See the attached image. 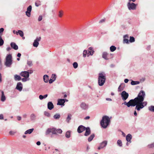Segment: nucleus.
<instances>
[{
	"label": "nucleus",
	"mask_w": 154,
	"mask_h": 154,
	"mask_svg": "<svg viewBox=\"0 0 154 154\" xmlns=\"http://www.w3.org/2000/svg\"><path fill=\"white\" fill-rule=\"evenodd\" d=\"M129 80L128 79H125L124 80V82L125 83H127L128 82Z\"/></svg>",
	"instance_id": "obj_58"
},
{
	"label": "nucleus",
	"mask_w": 154,
	"mask_h": 154,
	"mask_svg": "<svg viewBox=\"0 0 154 154\" xmlns=\"http://www.w3.org/2000/svg\"><path fill=\"white\" fill-rule=\"evenodd\" d=\"M3 119V116L2 114L0 115V119Z\"/></svg>",
	"instance_id": "obj_57"
},
{
	"label": "nucleus",
	"mask_w": 154,
	"mask_h": 154,
	"mask_svg": "<svg viewBox=\"0 0 154 154\" xmlns=\"http://www.w3.org/2000/svg\"><path fill=\"white\" fill-rule=\"evenodd\" d=\"M65 102V100L64 99H59L58 101L57 104L60 105H63Z\"/></svg>",
	"instance_id": "obj_18"
},
{
	"label": "nucleus",
	"mask_w": 154,
	"mask_h": 154,
	"mask_svg": "<svg viewBox=\"0 0 154 154\" xmlns=\"http://www.w3.org/2000/svg\"><path fill=\"white\" fill-rule=\"evenodd\" d=\"M44 114L45 116L48 117H50V114L48 112L45 111L44 112Z\"/></svg>",
	"instance_id": "obj_42"
},
{
	"label": "nucleus",
	"mask_w": 154,
	"mask_h": 154,
	"mask_svg": "<svg viewBox=\"0 0 154 154\" xmlns=\"http://www.w3.org/2000/svg\"><path fill=\"white\" fill-rule=\"evenodd\" d=\"M81 108L84 110H87L88 109V105L84 102H82L80 104Z\"/></svg>",
	"instance_id": "obj_9"
},
{
	"label": "nucleus",
	"mask_w": 154,
	"mask_h": 154,
	"mask_svg": "<svg viewBox=\"0 0 154 154\" xmlns=\"http://www.w3.org/2000/svg\"><path fill=\"white\" fill-rule=\"evenodd\" d=\"M4 29L3 28H2L0 29V35H2V33L3 32Z\"/></svg>",
	"instance_id": "obj_49"
},
{
	"label": "nucleus",
	"mask_w": 154,
	"mask_h": 154,
	"mask_svg": "<svg viewBox=\"0 0 154 154\" xmlns=\"http://www.w3.org/2000/svg\"><path fill=\"white\" fill-rule=\"evenodd\" d=\"M117 143L118 145L120 146H122V142L121 140H118L117 141Z\"/></svg>",
	"instance_id": "obj_39"
},
{
	"label": "nucleus",
	"mask_w": 154,
	"mask_h": 154,
	"mask_svg": "<svg viewBox=\"0 0 154 154\" xmlns=\"http://www.w3.org/2000/svg\"><path fill=\"white\" fill-rule=\"evenodd\" d=\"M16 34L17 35L19 34L21 37H23L24 35L23 32L20 30H18V32H16Z\"/></svg>",
	"instance_id": "obj_25"
},
{
	"label": "nucleus",
	"mask_w": 154,
	"mask_h": 154,
	"mask_svg": "<svg viewBox=\"0 0 154 154\" xmlns=\"http://www.w3.org/2000/svg\"><path fill=\"white\" fill-rule=\"evenodd\" d=\"M134 115L135 116H137V113L136 112V111L135 110L134 112Z\"/></svg>",
	"instance_id": "obj_64"
},
{
	"label": "nucleus",
	"mask_w": 154,
	"mask_h": 154,
	"mask_svg": "<svg viewBox=\"0 0 154 154\" xmlns=\"http://www.w3.org/2000/svg\"><path fill=\"white\" fill-rule=\"evenodd\" d=\"M148 109L150 111L154 112V106H149Z\"/></svg>",
	"instance_id": "obj_32"
},
{
	"label": "nucleus",
	"mask_w": 154,
	"mask_h": 154,
	"mask_svg": "<svg viewBox=\"0 0 154 154\" xmlns=\"http://www.w3.org/2000/svg\"><path fill=\"white\" fill-rule=\"evenodd\" d=\"M27 64L30 66L32 65V62L31 61H28L27 62Z\"/></svg>",
	"instance_id": "obj_48"
},
{
	"label": "nucleus",
	"mask_w": 154,
	"mask_h": 154,
	"mask_svg": "<svg viewBox=\"0 0 154 154\" xmlns=\"http://www.w3.org/2000/svg\"><path fill=\"white\" fill-rule=\"evenodd\" d=\"M33 130H34L33 128L29 129L26 131L25 132L24 134H30L32 132V131H33Z\"/></svg>",
	"instance_id": "obj_28"
},
{
	"label": "nucleus",
	"mask_w": 154,
	"mask_h": 154,
	"mask_svg": "<svg viewBox=\"0 0 154 154\" xmlns=\"http://www.w3.org/2000/svg\"><path fill=\"white\" fill-rule=\"evenodd\" d=\"M71 115L69 114L68 115V116L66 118V121L69 123L70 120L71 119Z\"/></svg>",
	"instance_id": "obj_35"
},
{
	"label": "nucleus",
	"mask_w": 154,
	"mask_h": 154,
	"mask_svg": "<svg viewBox=\"0 0 154 154\" xmlns=\"http://www.w3.org/2000/svg\"><path fill=\"white\" fill-rule=\"evenodd\" d=\"M90 117L89 116H87L85 118V120L88 119H90Z\"/></svg>",
	"instance_id": "obj_60"
},
{
	"label": "nucleus",
	"mask_w": 154,
	"mask_h": 154,
	"mask_svg": "<svg viewBox=\"0 0 154 154\" xmlns=\"http://www.w3.org/2000/svg\"><path fill=\"white\" fill-rule=\"evenodd\" d=\"M2 96L1 99V100L2 102L5 101L6 100V97L5 96L4 92L3 91H2Z\"/></svg>",
	"instance_id": "obj_23"
},
{
	"label": "nucleus",
	"mask_w": 154,
	"mask_h": 154,
	"mask_svg": "<svg viewBox=\"0 0 154 154\" xmlns=\"http://www.w3.org/2000/svg\"><path fill=\"white\" fill-rule=\"evenodd\" d=\"M110 119L108 116H104L100 122L101 126L104 128H106L110 123Z\"/></svg>",
	"instance_id": "obj_2"
},
{
	"label": "nucleus",
	"mask_w": 154,
	"mask_h": 154,
	"mask_svg": "<svg viewBox=\"0 0 154 154\" xmlns=\"http://www.w3.org/2000/svg\"><path fill=\"white\" fill-rule=\"evenodd\" d=\"M88 51L90 53V54H91V56L93 55L94 52V51L92 47H90L88 48Z\"/></svg>",
	"instance_id": "obj_22"
},
{
	"label": "nucleus",
	"mask_w": 154,
	"mask_h": 154,
	"mask_svg": "<svg viewBox=\"0 0 154 154\" xmlns=\"http://www.w3.org/2000/svg\"><path fill=\"white\" fill-rule=\"evenodd\" d=\"M57 77V76L55 74H53L51 76V79L55 81Z\"/></svg>",
	"instance_id": "obj_40"
},
{
	"label": "nucleus",
	"mask_w": 154,
	"mask_h": 154,
	"mask_svg": "<svg viewBox=\"0 0 154 154\" xmlns=\"http://www.w3.org/2000/svg\"><path fill=\"white\" fill-rule=\"evenodd\" d=\"M21 56V54L20 53H18L17 54V56L19 57H20Z\"/></svg>",
	"instance_id": "obj_62"
},
{
	"label": "nucleus",
	"mask_w": 154,
	"mask_h": 154,
	"mask_svg": "<svg viewBox=\"0 0 154 154\" xmlns=\"http://www.w3.org/2000/svg\"><path fill=\"white\" fill-rule=\"evenodd\" d=\"M20 75L24 78H29V73L27 71L22 72Z\"/></svg>",
	"instance_id": "obj_12"
},
{
	"label": "nucleus",
	"mask_w": 154,
	"mask_h": 154,
	"mask_svg": "<svg viewBox=\"0 0 154 154\" xmlns=\"http://www.w3.org/2000/svg\"><path fill=\"white\" fill-rule=\"evenodd\" d=\"M140 83V82L139 81H132L131 82V84L132 85H136Z\"/></svg>",
	"instance_id": "obj_30"
},
{
	"label": "nucleus",
	"mask_w": 154,
	"mask_h": 154,
	"mask_svg": "<svg viewBox=\"0 0 154 154\" xmlns=\"http://www.w3.org/2000/svg\"><path fill=\"white\" fill-rule=\"evenodd\" d=\"M16 89L18 90L19 91H21L23 89L22 84L21 82H18L16 87Z\"/></svg>",
	"instance_id": "obj_14"
},
{
	"label": "nucleus",
	"mask_w": 154,
	"mask_h": 154,
	"mask_svg": "<svg viewBox=\"0 0 154 154\" xmlns=\"http://www.w3.org/2000/svg\"><path fill=\"white\" fill-rule=\"evenodd\" d=\"M10 45L11 47L15 50H17L18 48V46L14 42H12L11 43Z\"/></svg>",
	"instance_id": "obj_17"
},
{
	"label": "nucleus",
	"mask_w": 154,
	"mask_h": 154,
	"mask_svg": "<svg viewBox=\"0 0 154 154\" xmlns=\"http://www.w3.org/2000/svg\"><path fill=\"white\" fill-rule=\"evenodd\" d=\"M73 66L74 68H76L78 66V64L77 62H75L73 64Z\"/></svg>",
	"instance_id": "obj_43"
},
{
	"label": "nucleus",
	"mask_w": 154,
	"mask_h": 154,
	"mask_svg": "<svg viewBox=\"0 0 154 154\" xmlns=\"http://www.w3.org/2000/svg\"><path fill=\"white\" fill-rule=\"evenodd\" d=\"M148 146L150 148L154 147V143L148 145Z\"/></svg>",
	"instance_id": "obj_44"
},
{
	"label": "nucleus",
	"mask_w": 154,
	"mask_h": 154,
	"mask_svg": "<svg viewBox=\"0 0 154 154\" xmlns=\"http://www.w3.org/2000/svg\"><path fill=\"white\" fill-rule=\"evenodd\" d=\"M54 81L53 80V79H50L49 80V83L50 84H51Z\"/></svg>",
	"instance_id": "obj_52"
},
{
	"label": "nucleus",
	"mask_w": 154,
	"mask_h": 154,
	"mask_svg": "<svg viewBox=\"0 0 154 154\" xmlns=\"http://www.w3.org/2000/svg\"><path fill=\"white\" fill-rule=\"evenodd\" d=\"M16 133V132H14V131H10L9 132V134H10V135H14L15 133Z\"/></svg>",
	"instance_id": "obj_50"
},
{
	"label": "nucleus",
	"mask_w": 154,
	"mask_h": 154,
	"mask_svg": "<svg viewBox=\"0 0 154 154\" xmlns=\"http://www.w3.org/2000/svg\"><path fill=\"white\" fill-rule=\"evenodd\" d=\"M106 77L105 74L103 72L100 73L99 74L98 78V83L99 85H103L106 81Z\"/></svg>",
	"instance_id": "obj_4"
},
{
	"label": "nucleus",
	"mask_w": 154,
	"mask_h": 154,
	"mask_svg": "<svg viewBox=\"0 0 154 154\" xmlns=\"http://www.w3.org/2000/svg\"><path fill=\"white\" fill-rule=\"evenodd\" d=\"M12 64V56L11 54H7L5 59V65L7 67H10Z\"/></svg>",
	"instance_id": "obj_3"
},
{
	"label": "nucleus",
	"mask_w": 154,
	"mask_h": 154,
	"mask_svg": "<svg viewBox=\"0 0 154 154\" xmlns=\"http://www.w3.org/2000/svg\"><path fill=\"white\" fill-rule=\"evenodd\" d=\"M127 6L129 10H134L136 9V5L133 2H129L127 4Z\"/></svg>",
	"instance_id": "obj_6"
},
{
	"label": "nucleus",
	"mask_w": 154,
	"mask_h": 154,
	"mask_svg": "<svg viewBox=\"0 0 154 154\" xmlns=\"http://www.w3.org/2000/svg\"><path fill=\"white\" fill-rule=\"evenodd\" d=\"M108 54L106 52H104L103 53L102 57L106 60H109V58L108 57Z\"/></svg>",
	"instance_id": "obj_21"
},
{
	"label": "nucleus",
	"mask_w": 154,
	"mask_h": 154,
	"mask_svg": "<svg viewBox=\"0 0 154 154\" xmlns=\"http://www.w3.org/2000/svg\"><path fill=\"white\" fill-rule=\"evenodd\" d=\"M129 41L130 42H134L135 41L134 38L133 37L130 36Z\"/></svg>",
	"instance_id": "obj_41"
},
{
	"label": "nucleus",
	"mask_w": 154,
	"mask_h": 154,
	"mask_svg": "<svg viewBox=\"0 0 154 154\" xmlns=\"http://www.w3.org/2000/svg\"><path fill=\"white\" fill-rule=\"evenodd\" d=\"M88 51L87 50H85L84 51L83 53V57H85L87 56V54Z\"/></svg>",
	"instance_id": "obj_36"
},
{
	"label": "nucleus",
	"mask_w": 154,
	"mask_h": 154,
	"mask_svg": "<svg viewBox=\"0 0 154 154\" xmlns=\"http://www.w3.org/2000/svg\"><path fill=\"white\" fill-rule=\"evenodd\" d=\"M94 136L95 135L94 134H92L88 138V141L91 142L93 139Z\"/></svg>",
	"instance_id": "obj_27"
},
{
	"label": "nucleus",
	"mask_w": 154,
	"mask_h": 154,
	"mask_svg": "<svg viewBox=\"0 0 154 154\" xmlns=\"http://www.w3.org/2000/svg\"><path fill=\"white\" fill-rule=\"evenodd\" d=\"M42 16H39L38 18V21H40L42 20Z\"/></svg>",
	"instance_id": "obj_51"
},
{
	"label": "nucleus",
	"mask_w": 154,
	"mask_h": 154,
	"mask_svg": "<svg viewBox=\"0 0 154 154\" xmlns=\"http://www.w3.org/2000/svg\"><path fill=\"white\" fill-rule=\"evenodd\" d=\"M86 129V128L85 127L82 125H81L78 127L77 131L79 133H80L85 131Z\"/></svg>",
	"instance_id": "obj_11"
},
{
	"label": "nucleus",
	"mask_w": 154,
	"mask_h": 154,
	"mask_svg": "<svg viewBox=\"0 0 154 154\" xmlns=\"http://www.w3.org/2000/svg\"><path fill=\"white\" fill-rule=\"evenodd\" d=\"M85 132L84 134V135L85 136H87L90 134L91 133V131L90 128L88 127L86 128V129L85 130Z\"/></svg>",
	"instance_id": "obj_15"
},
{
	"label": "nucleus",
	"mask_w": 154,
	"mask_h": 154,
	"mask_svg": "<svg viewBox=\"0 0 154 154\" xmlns=\"http://www.w3.org/2000/svg\"><path fill=\"white\" fill-rule=\"evenodd\" d=\"M41 4V2L39 1H37L35 2V5L37 7H38Z\"/></svg>",
	"instance_id": "obj_45"
},
{
	"label": "nucleus",
	"mask_w": 154,
	"mask_h": 154,
	"mask_svg": "<svg viewBox=\"0 0 154 154\" xmlns=\"http://www.w3.org/2000/svg\"><path fill=\"white\" fill-rule=\"evenodd\" d=\"M11 49V48L10 47H8L7 48L6 50L8 51H9Z\"/></svg>",
	"instance_id": "obj_56"
},
{
	"label": "nucleus",
	"mask_w": 154,
	"mask_h": 154,
	"mask_svg": "<svg viewBox=\"0 0 154 154\" xmlns=\"http://www.w3.org/2000/svg\"><path fill=\"white\" fill-rule=\"evenodd\" d=\"M29 80V78H25L22 79V80L23 82H25Z\"/></svg>",
	"instance_id": "obj_46"
},
{
	"label": "nucleus",
	"mask_w": 154,
	"mask_h": 154,
	"mask_svg": "<svg viewBox=\"0 0 154 154\" xmlns=\"http://www.w3.org/2000/svg\"><path fill=\"white\" fill-rule=\"evenodd\" d=\"M107 141L106 140H104L103 141L102 143H100V146L98 148V149L100 150L101 149L105 147L107 145Z\"/></svg>",
	"instance_id": "obj_8"
},
{
	"label": "nucleus",
	"mask_w": 154,
	"mask_h": 154,
	"mask_svg": "<svg viewBox=\"0 0 154 154\" xmlns=\"http://www.w3.org/2000/svg\"><path fill=\"white\" fill-rule=\"evenodd\" d=\"M126 138L127 142H129V143H131V140L132 139V136L131 134H128L126 136Z\"/></svg>",
	"instance_id": "obj_20"
},
{
	"label": "nucleus",
	"mask_w": 154,
	"mask_h": 154,
	"mask_svg": "<svg viewBox=\"0 0 154 154\" xmlns=\"http://www.w3.org/2000/svg\"><path fill=\"white\" fill-rule=\"evenodd\" d=\"M4 43V40L2 39V37L0 36V46L2 45Z\"/></svg>",
	"instance_id": "obj_37"
},
{
	"label": "nucleus",
	"mask_w": 154,
	"mask_h": 154,
	"mask_svg": "<svg viewBox=\"0 0 154 154\" xmlns=\"http://www.w3.org/2000/svg\"><path fill=\"white\" fill-rule=\"evenodd\" d=\"M123 89V88H122L121 86V85H120L118 88V91L119 92H120L122 91Z\"/></svg>",
	"instance_id": "obj_47"
},
{
	"label": "nucleus",
	"mask_w": 154,
	"mask_h": 154,
	"mask_svg": "<svg viewBox=\"0 0 154 154\" xmlns=\"http://www.w3.org/2000/svg\"><path fill=\"white\" fill-rule=\"evenodd\" d=\"M129 38L128 36L127 35H124L123 36V43H127L128 44L129 43L128 42V38Z\"/></svg>",
	"instance_id": "obj_16"
},
{
	"label": "nucleus",
	"mask_w": 154,
	"mask_h": 154,
	"mask_svg": "<svg viewBox=\"0 0 154 154\" xmlns=\"http://www.w3.org/2000/svg\"><path fill=\"white\" fill-rule=\"evenodd\" d=\"M121 97L123 100L125 101L128 98L129 94L125 91H123L121 94Z\"/></svg>",
	"instance_id": "obj_7"
},
{
	"label": "nucleus",
	"mask_w": 154,
	"mask_h": 154,
	"mask_svg": "<svg viewBox=\"0 0 154 154\" xmlns=\"http://www.w3.org/2000/svg\"><path fill=\"white\" fill-rule=\"evenodd\" d=\"M63 15V12L62 11H60L59 12L58 16L60 17H62Z\"/></svg>",
	"instance_id": "obj_38"
},
{
	"label": "nucleus",
	"mask_w": 154,
	"mask_h": 154,
	"mask_svg": "<svg viewBox=\"0 0 154 154\" xmlns=\"http://www.w3.org/2000/svg\"><path fill=\"white\" fill-rule=\"evenodd\" d=\"M41 39L40 37H37L34 41L33 44V46L35 47H37L39 44L38 42Z\"/></svg>",
	"instance_id": "obj_10"
},
{
	"label": "nucleus",
	"mask_w": 154,
	"mask_h": 154,
	"mask_svg": "<svg viewBox=\"0 0 154 154\" xmlns=\"http://www.w3.org/2000/svg\"><path fill=\"white\" fill-rule=\"evenodd\" d=\"M116 47L114 46H112L110 48V49L111 52L114 51L116 49Z\"/></svg>",
	"instance_id": "obj_34"
},
{
	"label": "nucleus",
	"mask_w": 154,
	"mask_h": 154,
	"mask_svg": "<svg viewBox=\"0 0 154 154\" xmlns=\"http://www.w3.org/2000/svg\"><path fill=\"white\" fill-rule=\"evenodd\" d=\"M30 118L31 120H34L35 119L36 116L34 114L32 113L31 115Z\"/></svg>",
	"instance_id": "obj_33"
},
{
	"label": "nucleus",
	"mask_w": 154,
	"mask_h": 154,
	"mask_svg": "<svg viewBox=\"0 0 154 154\" xmlns=\"http://www.w3.org/2000/svg\"><path fill=\"white\" fill-rule=\"evenodd\" d=\"M48 96V95L47 94H45V95H44V96H43L44 99L46 97H47Z\"/></svg>",
	"instance_id": "obj_63"
},
{
	"label": "nucleus",
	"mask_w": 154,
	"mask_h": 154,
	"mask_svg": "<svg viewBox=\"0 0 154 154\" xmlns=\"http://www.w3.org/2000/svg\"><path fill=\"white\" fill-rule=\"evenodd\" d=\"M106 100L107 101H111L112 100L111 98H106Z\"/></svg>",
	"instance_id": "obj_61"
},
{
	"label": "nucleus",
	"mask_w": 154,
	"mask_h": 154,
	"mask_svg": "<svg viewBox=\"0 0 154 154\" xmlns=\"http://www.w3.org/2000/svg\"><path fill=\"white\" fill-rule=\"evenodd\" d=\"M105 19H102L100 21V23H102L105 22Z\"/></svg>",
	"instance_id": "obj_55"
},
{
	"label": "nucleus",
	"mask_w": 154,
	"mask_h": 154,
	"mask_svg": "<svg viewBox=\"0 0 154 154\" xmlns=\"http://www.w3.org/2000/svg\"><path fill=\"white\" fill-rule=\"evenodd\" d=\"M36 144L37 145L39 146L41 144V142L39 141L37 142H36Z\"/></svg>",
	"instance_id": "obj_59"
},
{
	"label": "nucleus",
	"mask_w": 154,
	"mask_h": 154,
	"mask_svg": "<svg viewBox=\"0 0 154 154\" xmlns=\"http://www.w3.org/2000/svg\"><path fill=\"white\" fill-rule=\"evenodd\" d=\"M54 106L51 102H49L48 103V108L49 110H51L54 108Z\"/></svg>",
	"instance_id": "obj_19"
},
{
	"label": "nucleus",
	"mask_w": 154,
	"mask_h": 154,
	"mask_svg": "<svg viewBox=\"0 0 154 154\" xmlns=\"http://www.w3.org/2000/svg\"><path fill=\"white\" fill-rule=\"evenodd\" d=\"M145 96L144 91H141L137 97L130 100L128 102L125 101L123 104L128 107L136 106L135 109L139 111L147 104V102H143Z\"/></svg>",
	"instance_id": "obj_1"
},
{
	"label": "nucleus",
	"mask_w": 154,
	"mask_h": 154,
	"mask_svg": "<svg viewBox=\"0 0 154 154\" xmlns=\"http://www.w3.org/2000/svg\"><path fill=\"white\" fill-rule=\"evenodd\" d=\"M17 118L18 121H20L21 120V117L20 116H18L17 117Z\"/></svg>",
	"instance_id": "obj_54"
},
{
	"label": "nucleus",
	"mask_w": 154,
	"mask_h": 154,
	"mask_svg": "<svg viewBox=\"0 0 154 154\" xmlns=\"http://www.w3.org/2000/svg\"><path fill=\"white\" fill-rule=\"evenodd\" d=\"M71 136V131H67L65 134V137L67 138H69Z\"/></svg>",
	"instance_id": "obj_29"
},
{
	"label": "nucleus",
	"mask_w": 154,
	"mask_h": 154,
	"mask_svg": "<svg viewBox=\"0 0 154 154\" xmlns=\"http://www.w3.org/2000/svg\"><path fill=\"white\" fill-rule=\"evenodd\" d=\"M54 118L56 119H59L60 118V115L59 114H56L54 116Z\"/></svg>",
	"instance_id": "obj_31"
},
{
	"label": "nucleus",
	"mask_w": 154,
	"mask_h": 154,
	"mask_svg": "<svg viewBox=\"0 0 154 154\" xmlns=\"http://www.w3.org/2000/svg\"><path fill=\"white\" fill-rule=\"evenodd\" d=\"M39 98L40 100H42L44 99L43 96L42 95H40Z\"/></svg>",
	"instance_id": "obj_53"
},
{
	"label": "nucleus",
	"mask_w": 154,
	"mask_h": 154,
	"mask_svg": "<svg viewBox=\"0 0 154 154\" xmlns=\"http://www.w3.org/2000/svg\"><path fill=\"white\" fill-rule=\"evenodd\" d=\"M43 79L45 82H48L49 80L48 76L46 75H45L43 76Z\"/></svg>",
	"instance_id": "obj_26"
},
{
	"label": "nucleus",
	"mask_w": 154,
	"mask_h": 154,
	"mask_svg": "<svg viewBox=\"0 0 154 154\" xmlns=\"http://www.w3.org/2000/svg\"><path fill=\"white\" fill-rule=\"evenodd\" d=\"M32 10V6L29 5L27 9V11L26 12V15L28 17H30L31 15V12Z\"/></svg>",
	"instance_id": "obj_13"
},
{
	"label": "nucleus",
	"mask_w": 154,
	"mask_h": 154,
	"mask_svg": "<svg viewBox=\"0 0 154 154\" xmlns=\"http://www.w3.org/2000/svg\"><path fill=\"white\" fill-rule=\"evenodd\" d=\"M14 79L16 81H19L21 79V77L17 75H15L14 76Z\"/></svg>",
	"instance_id": "obj_24"
},
{
	"label": "nucleus",
	"mask_w": 154,
	"mask_h": 154,
	"mask_svg": "<svg viewBox=\"0 0 154 154\" xmlns=\"http://www.w3.org/2000/svg\"><path fill=\"white\" fill-rule=\"evenodd\" d=\"M62 131L60 129H56L54 128H49L47 129L46 134H49L50 133H52L53 134H57V133L61 134Z\"/></svg>",
	"instance_id": "obj_5"
}]
</instances>
